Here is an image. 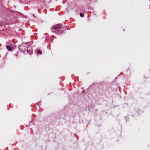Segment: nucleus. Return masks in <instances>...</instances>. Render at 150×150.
Masks as SVG:
<instances>
[{
    "label": "nucleus",
    "mask_w": 150,
    "mask_h": 150,
    "mask_svg": "<svg viewBox=\"0 0 150 150\" xmlns=\"http://www.w3.org/2000/svg\"><path fill=\"white\" fill-rule=\"evenodd\" d=\"M62 26V24H57L56 25L53 26L51 28V30L53 32H56L58 34H61L62 33H63V32L62 31H61L60 29L59 30H57L55 31V30L60 29L61 28Z\"/></svg>",
    "instance_id": "f257e3e1"
},
{
    "label": "nucleus",
    "mask_w": 150,
    "mask_h": 150,
    "mask_svg": "<svg viewBox=\"0 0 150 150\" xmlns=\"http://www.w3.org/2000/svg\"><path fill=\"white\" fill-rule=\"evenodd\" d=\"M6 47L7 49L9 51H11L12 50V48L9 46H6Z\"/></svg>",
    "instance_id": "f03ea898"
},
{
    "label": "nucleus",
    "mask_w": 150,
    "mask_h": 150,
    "mask_svg": "<svg viewBox=\"0 0 150 150\" xmlns=\"http://www.w3.org/2000/svg\"><path fill=\"white\" fill-rule=\"evenodd\" d=\"M27 52L30 54H32L33 53V51L30 50H28L27 51Z\"/></svg>",
    "instance_id": "7ed1b4c3"
},
{
    "label": "nucleus",
    "mask_w": 150,
    "mask_h": 150,
    "mask_svg": "<svg viewBox=\"0 0 150 150\" xmlns=\"http://www.w3.org/2000/svg\"><path fill=\"white\" fill-rule=\"evenodd\" d=\"M42 53V52L40 50H38L37 52V54H41Z\"/></svg>",
    "instance_id": "20e7f679"
},
{
    "label": "nucleus",
    "mask_w": 150,
    "mask_h": 150,
    "mask_svg": "<svg viewBox=\"0 0 150 150\" xmlns=\"http://www.w3.org/2000/svg\"><path fill=\"white\" fill-rule=\"evenodd\" d=\"M80 16L81 17H83L84 16V15L83 13H80Z\"/></svg>",
    "instance_id": "39448f33"
},
{
    "label": "nucleus",
    "mask_w": 150,
    "mask_h": 150,
    "mask_svg": "<svg viewBox=\"0 0 150 150\" xmlns=\"http://www.w3.org/2000/svg\"><path fill=\"white\" fill-rule=\"evenodd\" d=\"M38 103L37 104V105H38Z\"/></svg>",
    "instance_id": "423d86ee"
}]
</instances>
